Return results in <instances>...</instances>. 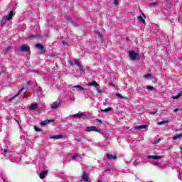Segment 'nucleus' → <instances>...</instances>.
<instances>
[{"instance_id": "nucleus-33", "label": "nucleus", "mask_w": 182, "mask_h": 182, "mask_svg": "<svg viewBox=\"0 0 182 182\" xmlns=\"http://www.w3.org/2000/svg\"><path fill=\"white\" fill-rule=\"evenodd\" d=\"M62 43H63V45H66V46H69V43L66 42V41H62Z\"/></svg>"}, {"instance_id": "nucleus-43", "label": "nucleus", "mask_w": 182, "mask_h": 182, "mask_svg": "<svg viewBox=\"0 0 182 182\" xmlns=\"http://www.w3.org/2000/svg\"><path fill=\"white\" fill-rule=\"evenodd\" d=\"M157 113V111L149 112V114H156Z\"/></svg>"}, {"instance_id": "nucleus-18", "label": "nucleus", "mask_w": 182, "mask_h": 182, "mask_svg": "<svg viewBox=\"0 0 182 182\" xmlns=\"http://www.w3.org/2000/svg\"><path fill=\"white\" fill-rule=\"evenodd\" d=\"M72 116H73V117L80 119V117H83V114L77 113V114H73Z\"/></svg>"}, {"instance_id": "nucleus-41", "label": "nucleus", "mask_w": 182, "mask_h": 182, "mask_svg": "<svg viewBox=\"0 0 182 182\" xmlns=\"http://www.w3.org/2000/svg\"><path fill=\"white\" fill-rule=\"evenodd\" d=\"M33 72L34 73H38V75H41V71L33 70Z\"/></svg>"}, {"instance_id": "nucleus-40", "label": "nucleus", "mask_w": 182, "mask_h": 182, "mask_svg": "<svg viewBox=\"0 0 182 182\" xmlns=\"http://www.w3.org/2000/svg\"><path fill=\"white\" fill-rule=\"evenodd\" d=\"M80 72H85V70H83V68H82V65H80Z\"/></svg>"}, {"instance_id": "nucleus-1", "label": "nucleus", "mask_w": 182, "mask_h": 182, "mask_svg": "<svg viewBox=\"0 0 182 182\" xmlns=\"http://www.w3.org/2000/svg\"><path fill=\"white\" fill-rule=\"evenodd\" d=\"M12 16H14V11L9 12V16H4L1 21V26H5V23H6V21H11L12 19Z\"/></svg>"}, {"instance_id": "nucleus-11", "label": "nucleus", "mask_w": 182, "mask_h": 182, "mask_svg": "<svg viewBox=\"0 0 182 182\" xmlns=\"http://www.w3.org/2000/svg\"><path fill=\"white\" fill-rule=\"evenodd\" d=\"M48 174V171H43L41 173H40V178H41V180H43V178H45V176Z\"/></svg>"}, {"instance_id": "nucleus-9", "label": "nucleus", "mask_w": 182, "mask_h": 182, "mask_svg": "<svg viewBox=\"0 0 182 182\" xmlns=\"http://www.w3.org/2000/svg\"><path fill=\"white\" fill-rule=\"evenodd\" d=\"M24 88H21L17 93V95H16L14 97H11L9 100H14L16 97L19 96V95H21V93H22V92L23 91Z\"/></svg>"}, {"instance_id": "nucleus-2", "label": "nucleus", "mask_w": 182, "mask_h": 182, "mask_svg": "<svg viewBox=\"0 0 182 182\" xmlns=\"http://www.w3.org/2000/svg\"><path fill=\"white\" fill-rule=\"evenodd\" d=\"M36 48L37 49H39L40 53L41 55H45V53H46V48H45V46H43L42 44L41 43L36 44Z\"/></svg>"}, {"instance_id": "nucleus-32", "label": "nucleus", "mask_w": 182, "mask_h": 182, "mask_svg": "<svg viewBox=\"0 0 182 182\" xmlns=\"http://www.w3.org/2000/svg\"><path fill=\"white\" fill-rule=\"evenodd\" d=\"M112 170H113V168H107L105 169L104 171L105 173H107V171H112Z\"/></svg>"}, {"instance_id": "nucleus-20", "label": "nucleus", "mask_w": 182, "mask_h": 182, "mask_svg": "<svg viewBox=\"0 0 182 182\" xmlns=\"http://www.w3.org/2000/svg\"><path fill=\"white\" fill-rule=\"evenodd\" d=\"M182 96V91H180L176 96L172 97L173 99H180Z\"/></svg>"}, {"instance_id": "nucleus-45", "label": "nucleus", "mask_w": 182, "mask_h": 182, "mask_svg": "<svg viewBox=\"0 0 182 182\" xmlns=\"http://www.w3.org/2000/svg\"><path fill=\"white\" fill-rule=\"evenodd\" d=\"M160 140H161V139H159L158 140H156L155 141V144H157V143H160Z\"/></svg>"}, {"instance_id": "nucleus-42", "label": "nucleus", "mask_w": 182, "mask_h": 182, "mask_svg": "<svg viewBox=\"0 0 182 182\" xmlns=\"http://www.w3.org/2000/svg\"><path fill=\"white\" fill-rule=\"evenodd\" d=\"M26 86H31V81H28L26 82Z\"/></svg>"}, {"instance_id": "nucleus-34", "label": "nucleus", "mask_w": 182, "mask_h": 182, "mask_svg": "<svg viewBox=\"0 0 182 182\" xmlns=\"http://www.w3.org/2000/svg\"><path fill=\"white\" fill-rule=\"evenodd\" d=\"M96 90H97V92H98L100 93V94L103 93V92H102V90H101L100 89H99L98 87H96Z\"/></svg>"}, {"instance_id": "nucleus-26", "label": "nucleus", "mask_w": 182, "mask_h": 182, "mask_svg": "<svg viewBox=\"0 0 182 182\" xmlns=\"http://www.w3.org/2000/svg\"><path fill=\"white\" fill-rule=\"evenodd\" d=\"M166 123H168V120L159 122H158V125L161 126V124H166Z\"/></svg>"}, {"instance_id": "nucleus-13", "label": "nucleus", "mask_w": 182, "mask_h": 182, "mask_svg": "<svg viewBox=\"0 0 182 182\" xmlns=\"http://www.w3.org/2000/svg\"><path fill=\"white\" fill-rule=\"evenodd\" d=\"M148 159H153L154 160H159V159H161V156L149 155Z\"/></svg>"}, {"instance_id": "nucleus-50", "label": "nucleus", "mask_w": 182, "mask_h": 182, "mask_svg": "<svg viewBox=\"0 0 182 182\" xmlns=\"http://www.w3.org/2000/svg\"><path fill=\"white\" fill-rule=\"evenodd\" d=\"M96 122H99V123H102V120L100 119H96Z\"/></svg>"}, {"instance_id": "nucleus-58", "label": "nucleus", "mask_w": 182, "mask_h": 182, "mask_svg": "<svg viewBox=\"0 0 182 182\" xmlns=\"http://www.w3.org/2000/svg\"><path fill=\"white\" fill-rule=\"evenodd\" d=\"M181 150H182V147H180Z\"/></svg>"}, {"instance_id": "nucleus-47", "label": "nucleus", "mask_w": 182, "mask_h": 182, "mask_svg": "<svg viewBox=\"0 0 182 182\" xmlns=\"http://www.w3.org/2000/svg\"><path fill=\"white\" fill-rule=\"evenodd\" d=\"M32 38H35V36H28L29 39H32Z\"/></svg>"}, {"instance_id": "nucleus-53", "label": "nucleus", "mask_w": 182, "mask_h": 182, "mask_svg": "<svg viewBox=\"0 0 182 182\" xmlns=\"http://www.w3.org/2000/svg\"><path fill=\"white\" fill-rule=\"evenodd\" d=\"M8 151V150L4 149V153H6Z\"/></svg>"}, {"instance_id": "nucleus-4", "label": "nucleus", "mask_w": 182, "mask_h": 182, "mask_svg": "<svg viewBox=\"0 0 182 182\" xmlns=\"http://www.w3.org/2000/svg\"><path fill=\"white\" fill-rule=\"evenodd\" d=\"M21 52H31V47L28 44H23L20 47Z\"/></svg>"}, {"instance_id": "nucleus-55", "label": "nucleus", "mask_w": 182, "mask_h": 182, "mask_svg": "<svg viewBox=\"0 0 182 182\" xmlns=\"http://www.w3.org/2000/svg\"><path fill=\"white\" fill-rule=\"evenodd\" d=\"M21 139H23V136H22L21 137Z\"/></svg>"}, {"instance_id": "nucleus-56", "label": "nucleus", "mask_w": 182, "mask_h": 182, "mask_svg": "<svg viewBox=\"0 0 182 182\" xmlns=\"http://www.w3.org/2000/svg\"><path fill=\"white\" fill-rule=\"evenodd\" d=\"M179 180H181V178L178 177Z\"/></svg>"}, {"instance_id": "nucleus-23", "label": "nucleus", "mask_w": 182, "mask_h": 182, "mask_svg": "<svg viewBox=\"0 0 182 182\" xmlns=\"http://www.w3.org/2000/svg\"><path fill=\"white\" fill-rule=\"evenodd\" d=\"M63 136H62V135H55V136H51L50 137V139H63Z\"/></svg>"}, {"instance_id": "nucleus-3", "label": "nucleus", "mask_w": 182, "mask_h": 182, "mask_svg": "<svg viewBox=\"0 0 182 182\" xmlns=\"http://www.w3.org/2000/svg\"><path fill=\"white\" fill-rule=\"evenodd\" d=\"M129 56L132 60H136V59H137V56H139V54H136V51L134 50H130L129 51Z\"/></svg>"}, {"instance_id": "nucleus-5", "label": "nucleus", "mask_w": 182, "mask_h": 182, "mask_svg": "<svg viewBox=\"0 0 182 182\" xmlns=\"http://www.w3.org/2000/svg\"><path fill=\"white\" fill-rule=\"evenodd\" d=\"M62 106L61 102H55L51 105V109H58V107H60Z\"/></svg>"}, {"instance_id": "nucleus-10", "label": "nucleus", "mask_w": 182, "mask_h": 182, "mask_svg": "<svg viewBox=\"0 0 182 182\" xmlns=\"http://www.w3.org/2000/svg\"><path fill=\"white\" fill-rule=\"evenodd\" d=\"M82 181L85 182L89 181V177L86 175V173H84L82 176Z\"/></svg>"}, {"instance_id": "nucleus-19", "label": "nucleus", "mask_w": 182, "mask_h": 182, "mask_svg": "<svg viewBox=\"0 0 182 182\" xmlns=\"http://www.w3.org/2000/svg\"><path fill=\"white\" fill-rule=\"evenodd\" d=\"M72 89H79V90H85V88L82 87L81 85H75L72 87Z\"/></svg>"}, {"instance_id": "nucleus-22", "label": "nucleus", "mask_w": 182, "mask_h": 182, "mask_svg": "<svg viewBox=\"0 0 182 182\" xmlns=\"http://www.w3.org/2000/svg\"><path fill=\"white\" fill-rule=\"evenodd\" d=\"M156 5H159L158 1H154V2H152V3L148 4V6H156Z\"/></svg>"}, {"instance_id": "nucleus-16", "label": "nucleus", "mask_w": 182, "mask_h": 182, "mask_svg": "<svg viewBox=\"0 0 182 182\" xmlns=\"http://www.w3.org/2000/svg\"><path fill=\"white\" fill-rule=\"evenodd\" d=\"M11 50H14L13 46L8 47L4 53V55H9V51Z\"/></svg>"}, {"instance_id": "nucleus-46", "label": "nucleus", "mask_w": 182, "mask_h": 182, "mask_svg": "<svg viewBox=\"0 0 182 182\" xmlns=\"http://www.w3.org/2000/svg\"><path fill=\"white\" fill-rule=\"evenodd\" d=\"M104 105H109L107 100H105V102H104Z\"/></svg>"}, {"instance_id": "nucleus-38", "label": "nucleus", "mask_w": 182, "mask_h": 182, "mask_svg": "<svg viewBox=\"0 0 182 182\" xmlns=\"http://www.w3.org/2000/svg\"><path fill=\"white\" fill-rule=\"evenodd\" d=\"M36 132H41V129L38 127H34Z\"/></svg>"}, {"instance_id": "nucleus-8", "label": "nucleus", "mask_w": 182, "mask_h": 182, "mask_svg": "<svg viewBox=\"0 0 182 182\" xmlns=\"http://www.w3.org/2000/svg\"><path fill=\"white\" fill-rule=\"evenodd\" d=\"M107 159H108V160H117V157L114 155H112V154H107Z\"/></svg>"}, {"instance_id": "nucleus-31", "label": "nucleus", "mask_w": 182, "mask_h": 182, "mask_svg": "<svg viewBox=\"0 0 182 182\" xmlns=\"http://www.w3.org/2000/svg\"><path fill=\"white\" fill-rule=\"evenodd\" d=\"M154 165L156 166V167H161V164H160L159 162H154Z\"/></svg>"}, {"instance_id": "nucleus-44", "label": "nucleus", "mask_w": 182, "mask_h": 182, "mask_svg": "<svg viewBox=\"0 0 182 182\" xmlns=\"http://www.w3.org/2000/svg\"><path fill=\"white\" fill-rule=\"evenodd\" d=\"M109 86H113V87H114L116 85L112 82H109Z\"/></svg>"}, {"instance_id": "nucleus-30", "label": "nucleus", "mask_w": 182, "mask_h": 182, "mask_svg": "<svg viewBox=\"0 0 182 182\" xmlns=\"http://www.w3.org/2000/svg\"><path fill=\"white\" fill-rule=\"evenodd\" d=\"M74 63L75 65H77V66H79V68H80V63H79L77 60H74Z\"/></svg>"}, {"instance_id": "nucleus-14", "label": "nucleus", "mask_w": 182, "mask_h": 182, "mask_svg": "<svg viewBox=\"0 0 182 182\" xmlns=\"http://www.w3.org/2000/svg\"><path fill=\"white\" fill-rule=\"evenodd\" d=\"M137 20L141 23H144V25H146V21L144 20V18H143V16H139Z\"/></svg>"}, {"instance_id": "nucleus-52", "label": "nucleus", "mask_w": 182, "mask_h": 182, "mask_svg": "<svg viewBox=\"0 0 182 182\" xmlns=\"http://www.w3.org/2000/svg\"><path fill=\"white\" fill-rule=\"evenodd\" d=\"M38 92H41V90H42V88L38 87Z\"/></svg>"}, {"instance_id": "nucleus-6", "label": "nucleus", "mask_w": 182, "mask_h": 182, "mask_svg": "<svg viewBox=\"0 0 182 182\" xmlns=\"http://www.w3.org/2000/svg\"><path fill=\"white\" fill-rule=\"evenodd\" d=\"M53 122H55V120L53 119H46L45 121L41 122L40 124H41L42 126H46V124H49V123Z\"/></svg>"}, {"instance_id": "nucleus-12", "label": "nucleus", "mask_w": 182, "mask_h": 182, "mask_svg": "<svg viewBox=\"0 0 182 182\" xmlns=\"http://www.w3.org/2000/svg\"><path fill=\"white\" fill-rule=\"evenodd\" d=\"M88 86H95V87H99L98 83L96 81H92L91 82H88Z\"/></svg>"}, {"instance_id": "nucleus-39", "label": "nucleus", "mask_w": 182, "mask_h": 182, "mask_svg": "<svg viewBox=\"0 0 182 182\" xmlns=\"http://www.w3.org/2000/svg\"><path fill=\"white\" fill-rule=\"evenodd\" d=\"M76 157H79V155L73 156V157H72L73 160H75V159H76Z\"/></svg>"}, {"instance_id": "nucleus-25", "label": "nucleus", "mask_w": 182, "mask_h": 182, "mask_svg": "<svg viewBox=\"0 0 182 182\" xmlns=\"http://www.w3.org/2000/svg\"><path fill=\"white\" fill-rule=\"evenodd\" d=\"M112 109L111 107H108L106 108L105 109H101V112H112Z\"/></svg>"}, {"instance_id": "nucleus-48", "label": "nucleus", "mask_w": 182, "mask_h": 182, "mask_svg": "<svg viewBox=\"0 0 182 182\" xmlns=\"http://www.w3.org/2000/svg\"><path fill=\"white\" fill-rule=\"evenodd\" d=\"M75 141H78V142L82 141V140H80V139H76Z\"/></svg>"}, {"instance_id": "nucleus-7", "label": "nucleus", "mask_w": 182, "mask_h": 182, "mask_svg": "<svg viewBox=\"0 0 182 182\" xmlns=\"http://www.w3.org/2000/svg\"><path fill=\"white\" fill-rule=\"evenodd\" d=\"M87 132H99L96 127H87Z\"/></svg>"}, {"instance_id": "nucleus-51", "label": "nucleus", "mask_w": 182, "mask_h": 182, "mask_svg": "<svg viewBox=\"0 0 182 182\" xmlns=\"http://www.w3.org/2000/svg\"><path fill=\"white\" fill-rule=\"evenodd\" d=\"M127 41L129 42L130 41V39L129 38V37H127Z\"/></svg>"}, {"instance_id": "nucleus-21", "label": "nucleus", "mask_w": 182, "mask_h": 182, "mask_svg": "<svg viewBox=\"0 0 182 182\" xmlns=\"http://www.w3.org/2000/svg\"><path fill=\"white\" fill-rule=\"evenodd\" d=\"M182 137V133L178 134L173 136V140H177V139H180Z\"/></svg>"}, {"instance_id": "nucleus-54", "label": "nucleus", "mask_w": 182, "mask_h": 182, "mask_svg": "<svg viewBox=\"0 0 182 182\" xmlns=\"http://www.w3.org/2000/svg\"><path fill=\"white\" fill-rule=\"evenodd\" d=\"M144 16V18H146V16L144 15V14H142Z\"/></svg>"}, {"instance_id": "nucleus-35", "label": "nucleus", "mask_w": 182, "mask_h": 182, "mask_svg": "<svg viewBox=\"0 0 182 182\" xmlns=\"http://www.w3.org/2000/svg\"><path fill=\"white\" fill-rule=\"evenodd\" d=\"M180 111H181V108H176V109H175L174 110H173V112L176 113V112H180Z\"/></svg>"}, {"instance_id": "nucleus-57", "label": "nucleus", "mask_w": 182, "mask_h": 182, "mask_svg": "<svg viewBox=\"0 0 182 182\" xmlns=\"http://www.w3.org/2000/svg\"><path fill=\"white\" fill-rule=\"evenodd\" d=\"M97 182H102V181H98Z\"/></svg>"}, {"instance_id": "nucleus-29", "label": "nucleus", "mask_w": 182, "mask_h": 182, "mask_svg": "<svg viewBox=\"0 0 182 182\" xmlns=\"http://www.w3.org/2000/svg\"><path fill=\"white\" fill-rule=\"evenodd\" d=\"M115 96H117L120 99H126V97L122 96V94L116 93Z\"/></svg>"}, {"instance_id": "nucleus-36", "label": "nucleus", "mask_w": 182, "mask_h": 182, "mask_svg": "<svg viewBox=\"0 0 182 182\" xmlns=\"http://www.w3.org/2000/svg\"><path fill=\"white\" fill-rule=\"evenodd\" d=\"M114 5L118 6L119 5V0H114Z\"/></svg>"}, {"instance_id": "nucleus-27", "label": "nucleus", "mask_w": 182, "mask_h": 182, "mask_svg": "<svg viewBox=\"0 0 182 182\" xmlns=\"http://www.w3.org/2000/svg\"><path fill=\"white\" fill-rule=\"evenodd\" d=\"M144 77H145V79H151V74L144 75Z\"/></svg>"}, {"instance_id": "nucleus-28", "label": "nucleus", "mask_w": 182, "mask_h": 182, "mask_svg": "<svg viewBox=\"0 0 182 182\" xmlns=\"http://www.w3.org/2000/svg\"><path fill=\"white\" fill-rule=\"evenodd\" d=\"M146 89L148 90H154V87L151 86V85H147L146 86Z\"/></svg>"}, {"instance_id": "nucleus-17", "label": "nucleus", "mask_w": 182, "mask_h": 182, "mask_svg": "<svg viewBox=\"0 0 182 182\" xmlns=\"http://www.w3.org/2000/svg\"><path fill=\"white\" fill-rule=\"evenodd\" d=\"M37 108H38V104L36 103L32 104L30 107V110H36Z\"/></svg>"}, {"instance_id": "nucleus-37", "label": "nucleus", "mask_w": 182, "mask_h": 182, "mask_svg": "<svg viewBox=\"0 0 182 182\" xmlns=\"http://www.w3.org/2000/svg\"><path fill=\"white\" fill-rule=\"evenodd\" d=\"M104 137H105L106 139H109V137H110V135L107 133L104 135Z\"/></svg>"}, {"instance_id": "nucleus-49", "label": "nucleus", "mask_w": 182, "mask_h": 182, "mask_svg": "<svg viewBox=\"0 0 182 182\" xmlns=\"http://www.w3.org/2000/svg\"><path fill=\"white\" fill-rule=\"evenodd\" d=\"M25 95H26V90L24 91L23 95V97H25Z\"/></svg>"}, {"instance_id": "nucleus-15", "label": "nucleus", "mask_w": 182, "mask_h": 182, "mask_svg": "<svg viewBox=\"0 0 182 182\" xmlns=\"http://www.w3.org/2000/svg\"><path fill=\"white\" fill-rule=\"evenodd\" d=\"M134 129H135V130H139L140 129H147V125L136 126V127H134Z\"/></svg>"}, {"instance_id": "nucleus-24", "label": "nucleus", "mask_w": 182, "mask_h": 182, "mask_svg": "<svg viewBox=\"0 0 182 182\" xmlns=\"http://www.w3.org/2000/svg\"><path fill=\"white\" fill-rule=\"evenodd\" d=\"M96 34L99 36L101 41H103V34H102V33L97 31Z\"/></svg>"}]
</instances>
